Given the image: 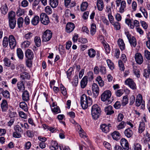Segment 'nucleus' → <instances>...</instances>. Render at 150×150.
<instances>
[{"label": "nucleus", "instance_id": "nucleus-1", "mask_svg": "<svg viewBox=\"0 0 150 150\" xmlns=\"http://www.w3.org/2000/svg\"><path fill=\"white\" fill-rule=\"evenodd\" d=\"M93 101L91 98L87 96L85 94H83L81 98V104L83 108L85 109L88 106H90L92 104Z\"/></svg>", "mask_w": 150, "mask_h": 150}, {"label": "nucleus", "instance_id": "nucleus-2", "mask_svg": "<svg viewBox=\"0 0 150 150\" xmlns=\"http://www.w3.org/2000/svg\"><path fill=\"white\" fill-rule=\"evenodd\" d=\"M91 115L93 118L96 120L97 119L100 115V109L97 105H94L91 108Z\"/></svg>", "mask_w": 150, "mask_h": 150}, {"label": "nucleus", "instance_id": "nucleus-3", "mask_svg": "<svg viewBox=\"0 0 150 150\" xmlns=\"http://www.w3.org/2000/svg\"><path fill=\"white\" fill-rule=\"evenodd\" d=\"M141 104V108L144 109L145 108V102L143 100L142 96L140 94H139L137 96L135 103V105L137 107L139 106Z\"/></svg>", "mask_w": 150, "mask_h": 150}, {"label": "nucleus", "instance_id": "nucleus-4", "mask_svg": "<svg viewBox=\"0 0 150 150\" xmlns=\"http://www.w3.org/2000/svg\"><path fill=\"white\" fill-rule=\"evenodd\" d=\"M52 33L51 30H46L44 32L42 35V41L45 42L49 41L52 37Z\"/></svg>", "mask_w": 150, "mask_h": 150}, {"label": "nucleus", "instance_id": "nucleus-5", "mask_svg": "<svg viewBox=\"0 0 150 150\" xmlns=\"http://www.w3.org/2000/svg\"><path fill=\"white\" fill-rule=\"evenodd\" d=\"M40 20L41 23L43 24L46 25L50 23L49 18L45 13H42L40 15Z\"/></svg>", "mask_w": 150, "mask_h": 150}, {"label": "nucleus", "instance_id": "nucleus-6", "mask_svg": "<svg viewBox=\"0 0 150 150\" xmlns=\"http://www.w3.org/2000/svg\"><path fill=\"white\" fill-rule=\"evenodd\" d=\"M9 45L11 49H14L16 45V42L14 37L12 35H10L8 37Z\"/></svg>", "mask_w": 150, "mask_h": 150}, {"label": "nucleus", "instance_id": "nucleus-7", "mask_svg": "<svg viewBox=\"0 0 150 150\" xmlns=\"http://www.w3.org/2000/svg\"><path fill=\"white\" fill-rule=\"evenodd\" d=\"M111 95V92L110 90L105 91L101 95V100L103 101L107 100L110 98Z\"/></svg>", "mask_w": 150, "mask_h": 150}, {"label": "nucleus", "instance_id": "nucleus-8", "mask_svg": "<svg viewBox=\"0 0 150 150\" xmlns=\"http://www.w3.org/2000/svg\"><path fill=\"white\" fill-rule=\"evenodd\" d=\"M125 83L133 90H135L137 88L136 84L132 79L128 78L125 81Z\"/></svg>", "mask_w": 150, "mask_h": 150}, {"label": "nucleus", "instance_id": "nucleus-9", "mask_svg": "<svg viewBox=\"0 0 150 150\" xmlns=\"http://www.w3.org/2000/svg\"><path fill=\"white\" fill-rule=\"evenodd\" d=\"M92 88L94 96L96 97L98 96L99 92V88L98 85L96 83H93Z\"/></svg>", "mask_w": 150, "mask_h": 150}, {"label": "nucleus", "instance_id": "nucleus-10", "mask_svg": "<svg viewBox=\"0 0 150 150\" xmlns=\"http://www.w3.org/2000/svg\"><path fill=\"white\" fill-rule=\"evenodd\" d=\"M75 27L74 24L71 22L68 23L66 28V31L67 33H70L73 31Z\"/></svg>", "mask_w": 150, "mask_h": 150}, {"label": "nucleus", "instance_id": "nucleus-11", "mask_svg": "<svg viewBox=\"0 0 150 150\" xmlns=\"http://www.w3.org/2000/svg\"><path fill=\"white\" fill-rule=\"evenodd\" d=\"M120 144L123 148L125 150H128L129 146L127 140L125 138H122L120 141Z\"/></svg>", "mask_w": 150, "mask_h": 150}, {"label": "nucleus", "instance_id": "nucleus-12", "mask_svg": "<svg viewBox=\"0 0 150 150\" xmlns=\"http://www.w3.org/2000/svg\"><path fill=\"white\" fill-rule=\"evenodd\" d=\"M1 106L2 111L3 112H6L8 108V105L7 101L5 100H3L1 104Z\"/></svg>", "mask_w": 150, "mask_h": 150}, {"label": "nucleus", "instance_id": "nucleus-13", "mask_svg": "<svg viewBox=\"0 0 150 150\" xmlns=\"http://www.w3.org/2000/svg\"><path fill=\"white\" fill-rule=\"evenodd\" d=\"M135 59L137 63L139 64H142L143 61V57L140 53H137L135 54Z\"/></svg>", "mask_w": 150, "mask_h": 150}, {"label": "nucleus", "instance_id": "nucleus-14", "mask_svg": "<svg viewBox=\"0 0 150 150\" xmlns=\"http://www.w3.org/2000/svg\"><path fill=\"white\" fill-rule=\"evenodd\" d=\"M20 78L21 80H25V79L29 80L30 78V74L27 72H23L20 74Z\"/></svg>", "mask_w": 150, "mask_h": 150}, {"label": "nucleus", "instance_id": "nucleus-15", "mask_svg": "<svg viewBox=\"0 0 150 150\" xmlns=\"http://www.w3.org/2000/svg\"><path fill=\"white\" fill-rule=\"evenodd\" d=\"M17 86L18 89L19 91H23L25 90V87L24 84L23 83V81L21 80L18 82Z\"/></svg>", "mask_w": 150, "mask_h": 150}, {"label": "nucleus", "instance_id": "nucleus-16", "mask_svg": "<svg viewBox=\"0 0 150 150\" xmlns=\"http://www.w3.org/2000/svg\"><path fill=\"white\" fill-rule=\"evenodd\" d=\"M112 107L111 105H109L105 107L104 110L106 115H111L114 113L112 110Z\"/></svg>", "mask_w": 150, "mask_h": 150}, {"label": "nucleus", "instance_id": "nucleus-17", "mask_svg": "<svg viewBox=\"0 0 150 150\" xmlns=\"http://www.w3.org/2000/svg\"><path fill=\"white\" fill-rule=\"evenodd\" d=\"M25 56L28 59H33V54L30 50L28 49L25 52Z\"/></svg>", "mask_w": 150, "mask_h": 150}, {"label": "nucleus", "instance_id": "nucleus-18", "mask_svg": "<svg viewBox=\"0 0 150 150\" xmlns=\"http://www.w3.org/2000/svg\"><path fill=\"white\" fill-rule=\"evenodd\" d=\"M96 5L98 10L102 11L104 7V5L103 0H97Z\"/></svg>", "mask_w": 150, "mask_h": 150}, {"label": "nucleus", "instance_id": "nucleus-19", "mask_svg": "<svg viewBox=\"0 0 150 150\" xmlns=\"http://www.w3.org/2000/svg\"><path fill=\"white\" fill-rule=\"evenodd\" d=\"M88 76H85L81 80V88H83L86 86L88 83Z\"/></svg>", "mask_w": 150, "mask_h": 150}, {"label": "nucleus", "instance_id": "nucleus-20", "mask_svg": "<svg viewBox=\"0 0 150 150\" xmlns=\"http://www.w3.org/2000/svg\"><path fill=\"white\" fill-rule=\"evenodd\" d=\"M22 98L23 100L25 101H27L29 100V93L27 90L24 91L23 93Z\"/></svg>", "mask_w": 150, "mask_h": 150}, {"label": "nucleus", "instance_id": "nucleus-21", "mask_svg": "<svg viewBox=\"0 0 150 150\" xmlns=\"http://www.w3.org/2000/svg\"><path fill=\"white\" fill-rule=\"evenodd\" d=\"M145 128V123L143 121L140 122L138 128V132L141 134L144 131Z\"/></svg>", "mask_w": 150, "mask_h": 150}, {"label": "nucleus", "instance_id": "nucleus-22", "mask_svg": "<svg viewBox=\"0 0 150 150\" xmlns=\"http://www.w3.org/2000/svg\"><path fill=\"white\" fill-rule=\"evenodd\" d=\"M39 17L38 16H35L31 20V23L33 25H37L40 22Z\"/></svg>", "mask_w": 150, "mask_h": 150}, {"label": "nucleus", "instance_id": "nucleus-23", "mask_svg": "<svg viewBox=\"0 0 150 150\" xmlns=\"http://www.w3.org/2000/svg\"><path fill=\"white\" fill-rule=\"evenodd\" d=\"M118 45L122 50H123L125 48V45L124 41L122 39H119L117 41Z\"/></svg>", "mask_w": 150, "mask_h": 150}, {"label": "nucleus", "instance_id": "nucleus-24", "mask_svg": "<svg viewBox=\"0 0 150 150\" xmlns=\"http://www.w3.org/2000/svg\"><path fill=\"white\" fill-rule=\"evenodd\" d=\"M100 128L102 131L105 133H107L109 131V126L105 124L100 125Z\"/></svg>", "mask_w": 150, "mask_h": 150}, {"label": "nucleus", "instance_id": "nucleus-25", "mask_svg": "<svg viewBox=\"0 0 150 150\" xmlns=\"http://www.w3.org/2000/svg\"><path fill=\"white\" fill-rule=\"evenodd\" d=\"M124 134L125 136L128 138L131 137L133 135V133L132 130L130 128H128L124 131Z\"/></svg>", "mask_w": 150, "mask_h": 150}, {"label": "nucleus", "instance_id": "nucleus-26", "mask_svg": "<svg viewBox=\"0 0 150 150\" xmlns=\"http://www.w3.org/2000/svg\"><path fill=\"white\" fill-rule=\"evenodd\" d=\"M17 54L18 58L20 59H23V53L22 50L20 48H18L17 50Z\"/></svg>", "mask_w": 150, "mask_h": 150}, {"label": "nucleus", "instance_id": "nucleus-27", "mask_svg": "<svg viewBox=\"0 0 150 150\" xmlns=\"http://www.w3.org/2000/svg\"><path fill=\"white\" fill-rule=\"evenodd\" d=\"M126 7V3L125 1H122L121 2L120 7L119 8V12L121 13H123L124 9Z\"/></svg>", "mask_w": 150, "mask_h": 150}, {"label": "nucleus", "instance_id": "nucleus-28", "mask_svg": "<svg viewBox=\"0 0 150 150\" xmlns=\"http://www.w3.org/2000/svg\"><path fill=\"white\" fill-rule=\"evenodd\" d=\"M88 54L90 58L94 57L96 54L95 50L92 48L88 50Z\"/></svg>", "mask_w": 150, "mask_h": 150}, {"label": "nucleus", "instance_id": "nucleus-29", "mask_svg": "<svg viewBox=\"0 0 150 150\" xmlns=\"http://www.w3.org/2000/svg\"><path fill=\"white\" fill-rule=\"evenodd\" d=\"M131 46L135 47L137 45V42L135 38L133 36L129 40Z\"/></svg>", "mask_w": 150, "mask_h": 150}, {"label": "nucleus", "instance_id": "nucleus-30", "mask_svg": "<svg viewBox=\"0 0 150 150\" xmlns=\"http://www.w3.org/2000/svg\"><path fill=\"white\" fill-rule=\"evenodd\" d=\"M9 27L11 29H14L16 24V19L9 20Z\"/></svg>", "mask_w": 150, "mask_h": 150}, {"label": "nucleus", "instance_id": "nucleus-31", "mask_svg": "<svg viewBox=\"0 0 150 150\" xmlns=\"http://www.w3.org/2000/svg\"><path fill=\"white\" fill-rule=\"evenodd\" d=\"M58 4V0H50V4L52 8H56Z\"/></svg>", "mask_w": 150, "mask_h": 150}, {"label": "nucleus", "instance_id": "nucleus-32", "mask_svg": "<svg viewBox=\"0 0 150 150\" xmlns=\"http://www.w3.org/2000/svg\"><path fill=\"white\" fill-rule=\"evenodd\" d=\"M19 107L25 111L28 110L27 105L24 102H21L19 104Z\"/></svg>", "mask_w": 150, "mask_h": 150}, {"label": "nucleus", "instance_id": "nucleus-33", "mask_svg": "<svg viewBox=\"0 0 150 150\" xmlns=\"http://www.w3.org/2000/svg\"><path fill=\"white\" fill-rule=\"evenodd\" d=\"M96 25L95 23H92L91 26V29L90 30L91 34L92 35H94L96 32Z\"/></svg>", "mask_w": 150, "mask_h": 150}, {"label": "nucleus", "instance_id": "nucleus-34", "mask_svg": "<svg viewBox=\"0 0 150 150\" xmlns=\"http://www.w3.org/2000/svg\"><path fill=\"white\" fill-rule=\"evenodd\" d=\"M120 134L118 131H115L112 134V137L113 139L118 140L120 139Z\"/></svg>", "mask_w": 150, "mask_h": 150}, {"label": "nucleus", "instance_id": "nucleus-35", "mask_svg": "<svg viewBox=\"0 0 150 150\" xmlns=\"http://www.w3.org/2000/svg\"><path fill=\"white\" fill-rule=\"evenodd\" d=\"M96 81L98 82V84L100 86L103 87L104 85V81L102 79L101 77L99 76L97 77L96 79Z\"/></svg>", "mask_w": 150, "mask_h": 150}, {"label": "nucleus", "instance_id": "nucleus-36", "mask_svg": "<svg viewBox=\"0 0 150 150\" xmlns=\"http://www.w3.org/2000/svg\"><path fill=\"white\" fill-rule=\"evenodd\" d=\"M23 18L22 17H19L17 19V24L19 28H21L23 27Z\"/></svg>", "mask_w": 150, "mask_h": 150}, {"label": "nucleus", "instance_id": "nucleus-37", "mask_svg": "<svg viewBox=\"0 0 150 150\" xmlns=\"http://www.w3.org/2000/svg\"><path fill=\"white\" fill-rule=\"evenodd\" d=\"M8 17L9 20L16 19L15 18V13L13 11H11L8 14Z\"/></svg>", "mask_w": 150, "mask_h": 150}, {"label": "nucleus", "instance_id": "nucleus-38", "mask_svg": "<svg viewBox=\"0 0 150 150\" xmlns=\"http://www.w3.org/2000/svg\"><path fill=\"white\" fill-rule=\"evenodd\" d=\"M8 9L7 5L5 4L1 8V12L4 15L6 14L8 12Z\"/></svg>", "mask_w": 150, "mask_h": 150}, {"label": "nucleus", "instance_id": "nucleus-39", "mask_svg": "<svg viewBox=\"0 0 150 150\" xmlns=\"http://www.w3.org/2000/svg\"><path fill=\"white\" fill-rule=\"evenodd\" d=\"M34 42L36 46L37 47L40 46L41 44V40L40 38L38 36H36L34 38Z\"/></svg>", "mask_w": 150, "mask_h": 150}, {"label": "nucleus", "instance_id": "nucleus-40", "mask_svg": "<svg viewBox=\"0 0 150 150\" xmlns=\"http://www.w3.org/2000/svg\"><path fill=\"white\" fill-rule=\"evenodd\" d=\"M112 25L115 29L117 30H120V23L118 22H114L111 24Z\"/></svg>", "mask_w": 150, "mask_h": 150}, {"label": "nucleus", "instance_id": "nucleus-41", "mask_svg": "<svg viewBox=\"0 0 150 150\" xmlns=\"http://www.w3.org/2000/svg\"><path fill=\"white\" fill-rule=\"evenodd\" d=\"M8 38L7 36H5L3 40L2 45L4 47H6L8 45Z\"/></svg>", "mask_w": 150, "mask_h": 150}, {"label": "nucleus", "instance_id": "nucleus-42", "mask_svg": "<svg viewBox=\"0 0 150 150\" xmlns=\"http://www.w3.org/2000/svg\"><path fill=\"white\" fill-rule=\"evenodd\" d=\"M88 6V4L86 2H83L81 6V10L82 11H84L86 10Z\"/></svg>", "mask_w": 150, "mask_h": 150}, {"label": "nucleus", "instance_id": "nucleus-43", "mask_svg": "<svg viewBox=\"0 0 150 150\" xmlns=\"http://www.w3.org/2000/svg\"><path fill=\"white\" fill-rule=\"evenodd\" d=\"M25 13V10L24 9H22L20 8H18L16 11V14L18 16H21L23 15Z\"/></svg>", "mask_w": 150, "mask_h": 150}, {"label": "nucleus", "instance_id": "nucleus-44", "mask_svg": "<svg viewBox=\"0 0 150 150\" xmlns=\"http://www.w3.org/2000/svg\"><path fill=\"white\" fill-rule=\"evenodd\" d=\"M1 93L5 98H10V93L8 91L6 90L4 91L3 89V91H2Z\"/></svg>", "mask_w": 150, "mask_h": 150}, {"label": "nucleus", "instance_id": "nucleus-45", "mask_svg": "<svg viewBox=\"0 0 150 150\" xmlns=\"http://www.w3.org/2000/svg\"><path fill=\"white\" fill-rule=\"evenodd\" d=\"M144 138L146 141H150V134L147 131H146L145 133H143Z\"/></svg>", "mask_w": 150, "mask_h": 150}, {"label": "nucleus", "instance_id": "nucleus-46", "mask_svg": "<svg viewBox=\"0 0 150 150\" xmlns=\"http://www.w3.org/2000/svg\"><path fill=\"white\" fill-rule=\"evenodd\" d=\"M103 46L106 53L107 54L109 53L110 51V49L109 45L107 43H104Z\"/></svg>", "mask_w": 150, "mask_h": 150}, {"label": "nucleus", "instance_id": "nucleus-47", "mask_svg": "<svg viewBox=\"0 0 150 150\" xmlns=\"http://www.w3.org/2000/svg\"><path fill=\"white\" fill-rule=\"evenodd\" d=\"M5 65L8 67H9L11 63L10 60L7 58H5L3 59Z\"/></svg>", "mask_w": 150, "mask_h": 150}, {"label": "nucleus", "instance_id": "nucleus-48", "mask_svg": "<svg viewBox=\"0 0 150 150\" xmlns=\"http://www.w3.org/2000/svg\"><path fill=\"white\" fill-rule=\"evenodd\" d=\"M126 125V123L124 121H122L117 126V128L118 130L124 128Z\"/></svg>", "mask_w": 150, "mask_h": 150}, {"label": "nucleus", "instance_id": "nucleus-49", "mask_svg": "<svg viewBox=\"0 0 150 150\" xmlns=\"http://www.w3.org/2000/svg\"><path fill=\"white\" fill-rule=\"evenodd\" d=\"M107 63L110 69L112 70L114 68V64L110 59H108L107 60Z\"/></svg>", "mask_w": 150, "mask_h": 150}, {"label": "nucleus", "instance_id": "nucleus-50", "mask_svg": "<svg viewBox=\"0 0 150 150\" xmlns=\"http://www.w3.org/2000/svg\"><path fill=\"white\" fill-rule=\"evenodd\" d=\"M14 129L15 131L16 132H19L21 133H23V130L20 126L19 125H18L16 126L14 128Z\"/></svg>", "mask_w": 150, "mask_h": 150}, {"label": "nucleus", "instance_id": "nucleus-51", "mask_svg": "<svg viewBox=\"0 0 150 150\" xmlns=\"http://www.w3.org/2000/svg\"><path fill=\"white\" fill-rule=\"evenodd\" d=\"M125 23L128 26H129L131 28L133 29L134 28V25L132 24L131 20L128 19H125Z\"/></svg>", "mask_w": 150, "mask_h": 150}, {"label": "nucleus", "instance_id": "nucleus-52", "mask_svg": "<svg viewBox=\"0 0 150 150\" xmlns=\"http://www.w3.org/2000/svg\"><path fill=\"white\" fill-rule=\"evenodd\" d=\"M128 101V96H124L122 100V104L123 106L125 105L127 103Z\"/></svg>", "mask_w": 150, "mask_h": 150}, {"label": "nucleus", "instance_id": "nucleus-53", "mask_svg": "<svg viewBox=\"0 0 150 150\" xmlns=\"http://www.w3.org/2000/svg\"><path fill=\"white\" fill-rule=\"evenodd\" d=\"M118 65L120 69L122 71H124L125 69V68L123 62L121 60H119L118 61Z\"/></svg>", "mask_w": 150, "mask_h": 150}, {"label": "nucleus", "instance_id": "nucleus-54", "mask_svg": "<svg viewBox=\"0 0 150 150\" xmlns=\"http://www.w3.org/2000/svg\"><path fill=\"white\" fill-rule=\"evenodd\" d=\"M106 69L105 67L101 66L100 67V72L101 74L104 75L106 73Z\"/></svg>", "mask_w": 150, "mask_h": 150}, {"label": "nucleus", "instance_id": "nucleus-55", "mask_svg": "<svg viewBox=\"0 0 150 150\" xmlns=\"http://www.w3.org/2000/svg\"><path fill=\"white\" fill-rule=\"evenodd\" d=\"M33 33L31 32H28V33L25 34L24 38L25 39L29 40L33 36Z\"/></svg>", "mask_w": 150, "mask_h": 150}, {"label": "nucleus", "instance_id": "nucleus-56", "mask_svg": "<svg viewBox=\"0 0 150 150\" xmlns=\"http://www.w3.org/2000/svg\"><path fill=\"white\" fill-rule=\"evenodd\" d=\"M9 117L11 118H14L16 117L17 115L16 113L14 111L12 112V111L9 110Z\"/></svg>", "mask_w": 150, "mask_h": 150}, {"label": "nucleus", "instance_id": "nucleus-57", "mask_svg": "<svg viewBox=\"0 0 150 150\" xmlns=\"http://www.w3.org/2000/svg\"><path fill=\"white\" fill-rule=\"evenodd\" d=\"M78 77L77 75H75L74 76V78L72 82L73 83V85L76 86L78 83Z\"/></svg>", "mask_w": 150, "mask_h": 150}, {"label": "nucleus", "instance_id": "nucleus-58", "mask_svg": "<svg viewBox=\"0 0 150 150\" xmlns=\"http://www.w3.org/2000/svg\"><path fill=\"white\" fill-rule=\"evenodd\" d=\"M123 90L119 89L115 92V94L117 97H120L123 94Z\"/></svg>", "mask_w": 150, "mask_h": 150}, {"label": "nucleus", "instance_id": "nucleus-59", "mask_svg": "<svg viewBox=\"0 0 150 150\" xmlns=\"http://www.w3.org/2000/svg\"><path fill=\"white\" fill-rule=\"evenodd\" d=\"M45 11L46 13L48 14H50L52 13V8L49 6H47L45 8Z\"/></svg>", "mask_w": 150, "mask_h": 150}, {"label": "nucleus", "instance_id": "nucleus-60", "mask_svg": "<svg viewBox=\"0 0 150 150\" xmlns=\"http://www.w3.org/2000/svg\"><path fill=\"white\" fill-rule=\"evenodd\" d=\"M134 150H142V146L140 144L137 143H136L134 145Z\"/></svg>", "mask_w": 150, "mask_h": 150}, {"label": "nucleus", "instance_id": "nucleus-61", "mask_svg": "<svg viewBox=\"0 0 150 150\" xmlns=\"http://www.w3.org/2000/svg\"><path fill=\"white\" fill-rule=\"evenodd\" d=\"M32 59H28L26 61V64L27 66L29 67L30 68L32 65V62L31 60Z\"/></svg>", "mask_w": 150, "mask_h": 150}, {"label": "nucleus", "instance_id": "nucleus-62", "mask_svg": "<svg viewBox=\"0 0 150 150\" xmlns=\"http://www.w3.org/2000/svg\"><path fill=\"white\" fill-rule=\"evenodd\" d=\"M30 44V42L28 41H26L23 42L22 44V46L24 48H26L28 47Z\"/></svg>", "mask_w": 150, "mask_h": 150}, {"label": "nucleus", "instance_id": "nucleus-63", "mask_svg": "<svg viewBox=\"0 0 150 150\" xmlns=\"http://www.w3.org/2000/svg\"><path fill=\"white\" fill-rule=\"evenodd\" d=\"M13 136L15 138H20L21 137V133L14 131L13 134Z\"/></svg>", "mask_w": 150, "mask_h": 150}, {"label": "nucleus", "instance_id": "nucleus-64", "mask_svg": "<svg viewBox=\"0 0 150 150\" xmlns=\"http://www.w3.org/2000/svg\"><path fill=\"white\" fill-rule=\"evenodd\" d=\"M58 149V144L56 142H54V145H53L52 147H50L51 150H57Z\"/></svg>", "mask_w": 150, "mask_h": 150}]
</instances>
